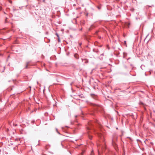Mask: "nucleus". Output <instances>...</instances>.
<instances>
[{
    "instance_id": "f257e3e1",
    "label": "nucleus",
    "mask_w": 155,
    "mask_h": 155,
    "mask_svg": "<svg viewBox=\"0 0 155 155\" xmlns=\"http://www.w3.org/2000/svg\"><path fill=\"white\" fill-rule=\"evenodd\" d=\"M97 135L98 137L101 138H102V137H103V136L101 133H97Z\"/></svg>"
},
{
    "instance_id": "f03ea898",
    "label": "nucleus",
    "mask_w": 155,
    "mask_h": 155,
    "mask_svg": "<svg viewBox=\"0 0 155 155\" xmlns=\"http://www.w3.org/2000/svg\"><path fill=\"white\" fill-rule=\"evenodd\" d=\"M30 63V61H28L26 63V65L25 67V68H28V66L29 64Z\"/></svg>"
},
{
    "instance_id": "7ed1b4c3",
    "label": "nucleus",
    "mask_w": 155,
    "mask_h": 155,
    "mask_svg": "<svg viewBox=\"0 0 155 155\" xmlns=\"http://www.w3.org/2000/svg\"><path fill=\"white\" fill-rule=\"evenodd\" d=\"M74 57L77 59H78L79 58L78 55L76 54L74 55Z\"/></svg>"
},
{
    "instance_id": "20e7f679",
    "label": "nucleus",
    "mask_w": 155,
    "mask_h": 155,
    "mask_svg": "<svg viewBox=\"0 0 155 155\" xmlns=\"http://www.w3.org/2000/svg\"><path fill=\"white\" fill-rule=\"evenodd\" d=\"M88 136L89 137V138L90 139H91L92 138V137L89 134L88 135Z\"/></svg>"
},
{
    "instance_id": "39448f33",
    "label": "nucleus",
    "mask_w": 155,
    "mask_h": 155,
    "mask_svg": "<svg viewBox=\"0 0 155 155\" xmlns=\"http://www.w3.org/2000/svg\"><path fill=\"white\" fill-rule=\"evenodd\" d=\"M5 67H4V69H3V70H2V71H1V72H4V71L5 69Z\"/></svg>"
},
{
    "instance_id": "423d86ee",
    "label": "nucleus",
    "mask_w": 155,
    "mask_h": 155,
    "mask_svg": "<svg viewBox=\"0 0 155 155\" xmlns=\"http://www.w3.org/2000/svg\"><path fill=\"white\" fill-rule=\"evenodd\" d=\"M58 42H60V38H58Z\"/></svg>"
},
{
    "instance_id": "0eeeda50",
    "label": "nucleus",
    "mask_w": 155,
    "mask_h": 155,
    "mask_svg": "<svg viewBox=\"0 0 155 155\" xmlns=\"http://www.w3.org/2000/svg\"><path fill=\"white\" fill-rule=\"evenodd\" d=\"M87 130H89L90 128L89 127H87Z\"/></svg>"
},
{
    "instance_id": "6e6552de",
    "label": "nucleus",
    "mask_w": 155,
    "mask_h": 155,
    "mask_svg": "<svg viewBox=\"0 0 155 155\" xmlns=\"http://www.w3.org/2000/svg\"><path fill=\"white\" fill-rule=\"evenodd\" d=\"M56 130L57 132H58V134H60V133H59V132H58V129H56Z\"/></svg>"
},
{
    "instance_id": "1a4fd4ad",
    "label": "nucleus",
    "mask_w": 155,
    "mask_h": 155,
    "mask_svg": "<svg viewBox=\"0 0 155 155\" xmlns=\"http://www.w3.org/2000/svg\"><path fill=\"white\" fill-rule=\"evenodd\" d=\"M56 34L57 37H58V36H59L58 34V33H56Z\"/></svg>"
},
{
    "instance_id": "9d476101",
    "label": "nucleus",
    "mask_w": 155,
    "mask_h": 155,
    "mask_svg": "<svg viewBox=\"0 0 155 155\" xmlns=\"http://www.w3.org/2000/svg\"><path fill=\"white\" fill-rule=\"evenodd\" d=\"M124 43L125 44H126V41H124Z\"/></svg>"
},
{
    "instance_id": "9b49d317",
    "label": "nucleus",
    "mask_w": 155,
    "mask_h": 155,
    "mask_svg": "<svg viewBox=\"0 0 155 155\" xmlns=\"http://www.w3.org/2000/svg\"><path fill=\"white\" fill-rule=\"evenodd\" d=\"M57 37L58 38H59V36H58V37Z\"/></svg>"
},
{
    "instance_id": "f8f14e48",
    "label": "nucleus",
    "mask_w": 155,
    "mask_h": 155,
    "mask_svg": "<svg viewBox=\"0 0 155 155\" xmlns=\"http://www.w3.org/2000/svg\"><path fill=\"white\" fill-rule=\"evenodd\" d=\"M150 143H151V144H153V143L151 142Z\"/></svg>"
},
{
    "instance_id": "ddd939ff",
    "label": "nucleus",
    "mask_w": 155,
    "mask_h": 155,
    "mask_svg": "<svg viewBox=\"0 0 155 155\" xmlns=\"http://www.w3.org/2000/svg\"><path fill=\"white\" fill-rule=\"evenodd\" d=\"M141 103L142 104H143V103Z\"/></svg>"
},
{
    "instance_id": "4468645a",
    "label": "nucleus",
    "mask_w": 155,
    "mask_h": 155,
    "mask_svg": "<svg viewBox=\"0 0 155 155\" xmlns=\"http://www.w3.org/2000/svg\"><path fill=\"white\" fill-rule=\"evenodd\" d=\"M45 1V0H43V2H44Z\"/></svg>"
},
{
    "instance_id": "2eb2a0df",
    "label": "nucleus",
    "mask_w": 155,
    "mask_h": 155,
    "mask_svg": "<svg viewBox=\"0 0 155 155\" xmlns=\"http://www.w3.org/2000/svg\"><path fill=\"white\" fill-rule=\"evenodd\" d=\"M87 62H88V61H87Z\"/></svg>"
},
{
    "instance_id": "dca6fc26",
    "label": "nucleus",
    "mask_w": 155,
    "mask_h": 155,
    "mask_svg": "<svg viewBox=\"0 0 155 155\" xmlns=\"http://www.w3.org/2000/svg\"><path fill=\"white\" fill-rule=\"evenodd\" d=\"M17 124L15 125V126H17Z\"/></svg>"
},
{
    "instance_id": "f3484780",
    "label": "nucleus",
    "mask_w": 155,
    "mask_h": 155,
    "mask_svg": "<svg viewBox=\"0 0 155 155\" xmlns=\"http://www.w3.org/2000/svg\"><path fill=\"white\" fill-rule=\"evenodd\" d=\"M77 117V116H76L75 117Z\"/></svg>"
}]
</instances>
